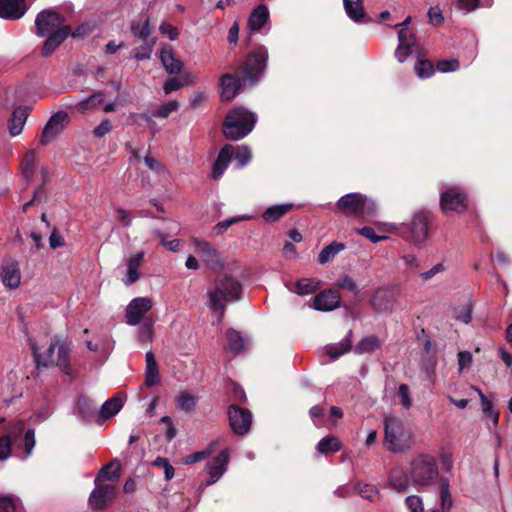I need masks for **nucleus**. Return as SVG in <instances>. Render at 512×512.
Here are the masks:
<instances>
[{"instance_id":"f257e3e1","label":"nucleus","mask_w":512,"mask_h":512,"mask_svg":"<svg viewBox=\"0 0 512 512\" xmlns=\"http://www.w3.org/2000/svg\"><path fill=\"white\" fill-rule=\"evenodd\" d=\"M384 432V446L389 451L403 453L411 448L413 433L402 419L395 416H386Z\"/></svg>"},{"instance_id":"f03ea898","label":"nucleus","mask_w":512,"mask_h":512,"mask_svg":"<svg viewBox=\"0 0 512 512\" xmlns=\"http://www.w3.org/2000/svg\"><path fill=\"white\" fill-rule=\"evenodd\" d=\"M256 115L243 108L238 107L231 110L223 123V134L226 138L237 141L246 137L254 128Z\"/></svg>"},{"instance_id":"7ed1b4c3","label":"nucleus","mask_w":512,"mask_h":512,"mask_svg":"<svg viewBox=\"0 0 512 512\" xmlns=\"http://www.w3.org/2000/svg\"><path fill=\"white\" fill-rule=\"evenodd\" d=\"M439 476L437 460L429 453L416 455L410 463L409 479L415 486H431Z\"/></svg>"},{"instance_id":"20e7f679","label":"nucleus","mask_w":512,"mask_h":512,"mask_svg":"<svg viewBox=\"0 0 512 512\" xmlns=\"http://www.w3.org/2000/svg\"><path fill=\"white\" fill-rule=\"evenodd\" d=\"M32 351L38 366L48 367L55 365L66 374H71V368L69 365L70 349L63 340L59 338L53 339L44 354L39 352V349L35 344L32 345Z\"/></svg>"},{"instance_id":"39448f33","label":"nucleus","mask_w":512,"mask_h":512,"mask_svg":"<svg viewBox=\"0 0 512 512\" xmlns=\"http://www.w3.org/2000/svg\"><path fill=\"white\" fill-rule=\"evenodd\" d=\"M241 292L242 286L237 280L228 276L217 280L215 288L208 292L211 310L222 313L225 303L239 300Z\"/></svg>"},{"instance_id":"423d86ee","label":"nucleus","mask_w":512,"mask_h":512,"mask_svg":"<svg viewBox=\"0 0 512 512\" xmlns=\"http://www.w3.org/2000/svg\"><path fill=\"white\" fill-rule=\"evenodd\" d=\"M337 207L347 215L375 216L377 205L361 193H348L337 201Z\"/></svg>"},{"instance_id":"0eeeda50","label":"nucleus","mask_w":512,"mask_h":512,"mask_svg":"<svg viewBox=\"0 0 512 512\" xmlns=\"http://www.w3.org/2000/svg\"><path fill=\"white\" fill-rule=\"evenodd\" d=\"M268 50L265 46L257 47L241 65L244 81L256 82L266 69Z\"/></svg>"},{"instance_id":"6e6552de","label":"nucleus","mask_w":512,"mask_h":512,"mask_svg":"<svg viewBox=\"0 0 512 512\" xmlns=\"http://www.w3.org/2000/svg\"><path fill=\"white\" fill-rule=\"evenodd\" d=\"M191 242L194 252L198 254L202 261L213 271H221L225 264L220 253L212 246L211 243L197 237H192Z\"/></svg>"},{"instance_id":"1a4fd4ad","label":"nucleus","mask_w":512,"mask_h":512,"mask_svg":"<svg viewBox=\"0 0 512 512\" xmlns=\"http://www.w3.org/2000/svg\"><path fill=\"white\" fill-rule=\"evenodd\" d=\"M37 35L45 37L52 35L63 28H70L64 25V18L53 10H44L40 12L35 20Z\"/></svg>"},{"instance_id":"9d476101","label":"nucleus","mask_w":512,"mask_h":512,"mask_svg":"<svg viewBox=\"0 0 512 512\" xmlns=\"http://www.w3.org/2000/svg\"><path fill=\"white\" fill-rule=\"evenodd\" d=\"M440 206L446 213H463L468 206L467 195L461 188L451 187L441 193Z\"/></svg>"},{"instance_id":"9b49d317","label":"nucleus","mask_w":512,"mask_h":512,"mask_svg":"<svg viewBox=\"0 0 512 512\" xmlns=\"http://www.w3.org/2000/svg\"><path fill=\"white\" fill-rule=\"evenodd\" d=\"M69 123V115L65 111L54 113L46 123L40 142L42 145L50 143L57 135H59Z\"/></svg>"},{"instance_id":"f8f14e48","label":"nucleus","mask_w":512,"mask_h":512,"mask_svg":"<svg viewBox=\"0 0 512 512\" xmlns=\"http://www.w3.org/2000/svg\"><path fill=\"white\" fill-rule=\"evenodd\" d=\"M115 495L116 490L113 485L95 480V488L90 494L89 505L93 509H103L114 500Z\"/></svg>"},{"instance_id":"ddd939ff","label":"nucleus","mask_w":512,"mask_h":512,"mask_svg":"<svg viewBox=\"0 0 512 512\" xmlns=\"http://www.w3.org/2000/svg\"><path fill=\"white\" fill-rule=\"evenodd\" d=\"M153 302L149 297H137L130 301L126 308V322L135 326L141 322L144 315L151 310Z\"/></svg>"},{"instance_id":"4468645a","label":"nucleus","mask_w":512,"mask_h":512,"mask_svg":"<svg viewBox=\"0 0 512 512\" xmlns=\"http://www.w3.org/2000/svg\"><path fill=\"white\" fill-rule=\"evenodd\" d=\"M396 296L397 292L394 288H378L372 295L371 306L377 312L391 313Z\"/></svg>"},{"instance_id":"2eb2a0df","label":"nucleus","mask_w":512,"mask_h":512,"mask_svg":"<svg viewBox=\"0 0 512 512\" xmlns=\"http://www.w3.org/2000/svg\"><path fill=\"white\" fill-rule=\"evenodd\" d=\"M229 461L228 450H223L218 456H216L208 465L207 473L210 477L209 481L200 484L199 489L203 490L205 487L217 482L222 475L226 472Z\"/></svg>"},{"instance_id":"dca6fc26","label":"nucleus","mask_w":512,"mask_h":512,"mask_svg":"<svg viewBox=\"0 0 512 512\" xmlns=\"http://www.w3.org/2000/svg\"><path fill=\"white\" fill-rule=\"evenodd\" d=\"M228 415L230 426L236 434L242 435L249 431L252 416L248 410L232 405L229 408Z\"/></svg>"},{"instance_id":"f3484780","label":"nucleus","mask_w":512,"mask_h":512,"mask_svg":"<svg viewBox=\"0 0 512 512\" xmlns=\"http://www.w3.org/2000/svg\"><path fill=\"white\" fill-rule=\"evenodd\" d=\"M0 278L5 287L17 288L21 282L19 263L12 258L4 259L0 268Z\"/></svg>"},{"instance_id":"a211bd4d","label":"nucleus","mask_w":512,"mask_h":512,"mask_svg":"<svg viewBox=\"0 0 512 512\" xmlns=\"http://www.w3.org/2000/svg\"><path fill=\"white\" fill-rule=\"evenodd\" d=\"M145 253L143 251L135 252L126 256L123 259L124 265L126 267V272L124 277L122 278V282L126 286H130L137 282L140 279L139 268L144 261Z\"/></svg>"},{"instance_id":"6ab92c4d","label":"nucleus","mask_w":512,"mask_h":512,"mask_svg":"<svg viewBox=\"0 0 512 512\" xmlns=\"http://www.w3.org/2000/svg\"><path fill=\"white\" fill-rule=\"evenodd\" d=\"M340 294L333 289L318 293L313 299V308L319 311H332L340 305Z\"/></svg>"},{"instance_id":"aec40b11","label":"nucleus","mask_w":512,"mask_h":512,"mask_svg":"<svg viewBox=\"0 0 512 512\" xmlns=\"http://www.w3.org/2000/svg\"><path fill=\"white\" fill-rule=\"evenodd\" d=\"M27 11L25 0H0V17L7 20H17Z\"/></svg>"},{"instance_id":"412c9836","label":"nucleus","mask_w":512,"mask_h":512,"mask_svg":"<svg viewBox=\"0 0 512 512\" xmlns=\"http://www.w3.org/2000/svg\"><path fill=\"white\" fill-rule=\"evenodd\" d=\"M233 153L234 147L232 145L227 144L222 147L213 165L212 177L214 179H218L223 175L231 161Z\"/></svg>"},{"instance_id":"4be33fe9","label":"nucleus","mask_w":512,"mask_h":512,"mask_svg":"<svg viewBox=\"0 0 512 512\" xmlns=\"http://www.w3.org/2000/svg\"><path fill=\"white\" fill-rule=\"evenodd\" d=\"M28 118L27 107H17L13 112L8 122V129L11 136L15 137L21 134L24 125Z\"/></svg>"},{"instance_id":"5701e85b","label":"nucleus","mask_w":512,"mask_h":512,"mask_svg":"<svg viewBox=\"0 0 512 512\" xmlns=\"http://www.w3.org/2000/svg\"><path fill=\"white\" fill-rule=\"evenodd\" d=\"M160 60L169 74H178L182 70V62L177 59L170 46H164L160 52Z\"/></svg>"},{"instance_id":"b1692460","label":"nucleus","mask_w":512,"mask_h":512,"mask_svg":"<svg viewBox=\"0 0 512 512\" xmlns=\"http://www.w3.org/2000/svg\"><path fill=\"white\" fill-rule=\"evenodd\" d=\"M70 33L71 28H63L52 35H46L47 39L42 47V55L45 57L51 55Z\"/></svg>"},{"instance_id":"393cba45","label":"nucleus","mask_w":512,"mask_h":512,"mask_svg":"<svg viewBox=\"0 0 512 512\" xmlns=\"http://www.w3.org/2000/svg\"><path fill=\"white\" fill-rule=\"evenodd\" d=\"M411 234L415 242H422L428 234L427 218L423 213L416 214L411 221Z\"/></svg>"},{"instance_id":"a878e982","label":"nucleus","mask_w":512,"mask_h":512,"mask_svg":"<svg viewBox=\"0 0 512 512\" xmlns=\"http://www.w3.org/2000/svg\"><path fill=\"white\" fill-rule=\"evenodd\" d=\"M221 86L222 99L225 101H229L238 93V90L240 88V79L231 74H224L221 77Z\"/></svg>"},{"instance_id":"bb28decb","label":"nucleus","mask_w":512,"mask_h":512,"mask_svg":"<svg viewBox=\"0 0 512 512\" xmlns=\"http://www.w3.org/2000/svg\"><path fill=\"white\" fill-rule=\"evenodd\" d=\"M121 476V464L117 459L101 468L95 480L105 483L106 481H117Z\"/></svg>"},{"instance_id":"cd10ccee","label":"nucleus","mask_w":512,"mask_h":512,"mask_svg":"<svg viewBox=\"0 0 512 512\" xmlns=\"http://www.w3.org/2000/svg\"><path fill=\"white\" fill-rule=\"evenodd\" d=\"M269 18V10L265 5H259L251 13L248 25L251 30L259 31Z\"/></svg>"},{"instance_id":"c85d7f7f","label":"nucleus","mask_w":512,"mask_h":512,"mask_svg":"<svg viewBox=\"0 0 512 512\" xmlns=\"http://www.w3.org/2000/svg\"><path fill=\"white\" fill-rule=\"evenodd\" d=\"M439 498L442 512H449L453 506V500L450 491V481L446 477L439 480Z\"/></svg>"},{"instance_id":"c756f323","label":"nucleus","mask_w":512,"mask_h":512,"mask_svg":"<svg viewBox=\"0 0 512 512\" xmlns=\"http://www.w3.org/2000/svg\"><path fill=\"white\" fill-rule=\"evenodd\" d=\"M390 485L398 492L404 491L411 483L409 473L402 468H394L389 476Z\"/></svg>"},{"instance_id":"7c9ffc66","label":"nucleus","mask_w":512,"mask_h":512,"mask_svg":"<svg viewBox=\"0 0 512 512\" xmlns=\"http://www.w3.org/2000/svg\"><path fill=\"white\" fill-rule=\"evenodd\" d=\"M321 285V281L316 278H301L299 279L294 289L291 291L299 295H308L315 292Z\"/></svg>"},{"instance_id":"2f4dec72","label":"nucleus","mask_w":512,"mask_h":512,"mask_svg":"<svg viewBox=\"0 0 512 512\" xmlns=\"http://www.w3.org/2000/svg\"><path fill=\"white\" fill-rule=\"evenodd\" d=\"M123 401L121 398L114 397L107 400L100 409L99 418L102 420L115 416L122 408Z\"/></svg>"},{"instance_id":"473e14b6","label":"nucleus","mask_w":512,"mask_h":512,"mask_svg":"<svg viewBox=\"0 0 512 512\" xmlns=\"http://www.w3.org/2000/svg\"><path fill=\"white\" fill-rule=\"evenodd\" d=\"M345 249V245L340 242L333 241L329 245L325 246L318 255V262L320 264H326L332 261L335 256Z\"/></svg>"},{"instance_id":"72a5a7b5","label":"nucleus","mask_w":512,"mask_h":512,"mask_svg":"<svg viewBox=\"0 0 512 512\" xmlns=\"http://www.w3.org/2000/svg\"><path fill=\"white\" fill-rule=\"evenodd\" d=\"M344 8L349 16L355 22H359L364 17L362 0H343Z\"/></svg>"},{"instance_id":"f704fd0d","label":"nucleus","mask_w":512,"mask_h":512,"mask_svg":"<svg viewBox=\"0 0 512 512\" xmlns=\"http://www.w3.org/2000/svg\"><path fill=\"white\" fill-rule=\"evenodd\" d=\"M292 208V204H279L268 207L263 213L266 222H274L285 215Z\"/></svg>"},{"instance_id":"c9c22d12","label":"nucleus","mask_w":512,"mask_h":512,"mask_svg":"<svg viewBox=\"0 0 512 512\" xmlns=\"http://www.w3.org/2000/svg\"><path fill=\"white\" fill-rule=\"evenodd\" d=\"M34 166H35V152L33 150H29L23 156L21 161V174L27 180L31 181L34 175Z\"/></svg>"},{"instance_id":"e433bc0d","label":"nucleus","mask_w":512,"mask_h":512,"mask_svg":"<svg viewBox=\"0 0 512 512\" xmlns=\"http://www.w3.org/2000/svg\"><path fill=\"white\" fill-rule=\"evenodd\" d=\"M104 102V94L97 92L92 94L90 97L78 102L76 104V110L80 113H84L89 109H94Z\"/></svg>"},{"instance_id":"4c0bfd02","label":"nucleus","mask_w":512,"mask_h":512,"mask_svg":"<svg viewBox=\"0 0 512 512\" xmlns=\"http://www.w3.org/2000/svg\"><path fill=\"white\" fill-rule=\"evenodd\" d=\"M131 33L142 41L149 40L151 33L149 18H146L144 22L133 21L131 23Z\"/></svg>"},{"instance_id":"58836bf2","label":"nucleus","mask_w":512,"mask_h":512,"mask_svg":"<svg viewBox=\"0 0 512 512\" xmlns=\"http://www.w3.org/2000/svg\"><path fill=\"white\" fill-rule=\"evenodd\" d=\"M196 401L197 397L188 391L181 392L176 398L177 407L185 412L192 411L195 407Z\"/></svg>"},{"instance_id":"ea45409f","label":"nucleus","mask_w":512,"mask_h":512,"mask_svg":"<svg viewBox=\"0 0 512 512\" xmlns=\"http://www.w3.org/2000/svg\"><path fill=\"white\" fill-rule=\"evenodd\" d=\"M380 346V341L375 336H368L363 338L355 347L354 351L357 354L371 353Z\"/></svg>"},{"instance_id":"a19ab883","label":"nucleus","mask_w":512,"mask_h":512,"mask_svg":"<svg viewBox=\"0 0 512 512\" xmlns=\"http://www.w3.org/2000/svg\"><path fill=\"white\" fill-rule=\"evenodd\" d=\"M350 347H351L350 339L345 338L339 343L327 345L326 352L332 359H337L341 355L348 352L350 350Z\"/></svg>"},{"instance_id":"79ce46f5","label":"nucleus","mask_w":512,"mask_h":512,"mask_svg":"<svg viewBox=\"0 0 512 512\" xmlns=\"http://www.w3.org/2000/svg\"><path fill=\"white\" fill-rule=\"evenodd\" d=\"M340 449V441L337 437L327 436L321 439L317 445V450L322 453H332Z\"/></svg>"},{"instance_id":"37998d69","label":"nucleus","mask_w":512,"mask_h":512,"mask_svg":"<svg viewBox=\"0 0 512 512\" xmlns=\"http://www.w3.org/2000/svg\"><path fill=\"white\" fill-rule=\"evenodd\" d=\"M228 347L235 353H239L244 348V339L239 332L229 329L226 333Z\"/></svg>"},{"instance_id":"c03bdc74","label":"nucleus","mask_w":512,"mask_h":512,"mask_svg":"<svg viewBox=\"0 0 512 512\" xmlns=\"http://www.w3.org/2000/svg\"><path fill=\"white\" fill-rule=\"evenodd\" d=\"M233 155L235 157L238 167L240 168L246 166L251 161L252 158L251 150L246 145H241L234 148Z\"/></svg>"},{"instance_id":"a18cd8bd","label":"nucleus","mask_w":512,"mask_h":512,"mask_svg":"<svg viewBox=\"0 0 512 512\" xmlns=\"http://www.w3.org/2000/svg\"><path fill=\"white\" fill-rule=\"evenodd\" d=\"M143 42L144 43L140 47L136 48L132 53V56L137 60H145L151 57L155 40L150 39Z\"/></svg>"},{"instance_id":"49530a36","label":"nucleus","mask_w":512,"mask_h":512,"mask_svg":"<svg viewBox=\"0 0 512 512\" xmlns=\"http://www.w3.org/2000/svg\"><path fill=\"white\" fill-rule=\"evenodd\" d=\"M476 390L481 399L482 411L492 420L493 424L496 425L498 423L499 413L494 410L491 401H489L480 390Z\"/></svg>"},{"instance_id":"de8ad7c7","label":"nucleus","mask_w":512,"mask_h":512,"mask_svg":"<svg viewBox=\"0 0 512 512\" xmlns=\"http://www.w3.org/2000/svg\"><path fill=\"white\" fill-rule=\"evenodd\" d=\"M249 219H250V217L247 216V215L238 216V217H231V218L225 219L223 221L218 222L213 227V232L216 235H221L222 233H224V231H226L233 224H236V223H238L240 221L249 220Z\"/></svg>"},{"instance_id":"09e8293b","label":"nucleus","mask_w":512,"mask_h":512,"mask_svg":"<svg viewBox=\"0 0 512 512\" xmlns=\"http://www.w3.org/2000/svg\"><path fill=\"white\" fill-rule=\"evenodd\" d=\"M356 490L360 496L370 501H376L379 498V491L373 485L358 483Z\"/></svg>"},{"instance_id":"8fccbe9b","label":"nucleus","mask_w":512,"mask_h":512,"mask_svg":"<svg viewBox=\"0 0 512 512\" xmlns=\"http://www.w3.org/2000/svg\"><path fill=\"white\" fill-rule=\"evenodd\" d=\"M179 106V102L176 100L168 101L167 103L160 105L154 112L153 116L159 118H167L170 114L178 111Z\"/></svg>"},{"instance_id":"3c124183","label":"nucleus","mask_w":512,"mask_h":512,"mask_svg":"<svg viewBox=\"0 0 512 512\" xmlns=\"http://www.w3.org/2000/svg\"><path fill=\"white\" fill-rule=\"evenodd\" d=\"M24 431V421L16 420L14 421L8 428L7 434L5 437H9L11 439V443H17L18 439L22 435Z\"/></svg>"},{"instance_id":"603ef678","label":"nucleus","mask_w":512,"mask_h":512,"mask_svg":"<svg viewBox=\"0 0 512 512\" xmlns=\"http://www.w3.org/2000/svg\"><path fill=\"white\" fill-rule=\"evenodd\" d=\"M415 72L419 78H428L434 73L433 64L428 60H420L415 65Z\"/></svg>"},{"instance_id":"864d4df0","label":"nucleus","mask_w":512,"mask_h":512,"mask_svg":"<svg viewBox=\"0 0 512 512\" xmlns=\"http://www.w3.org/2000/svg\"><path fill=\"white\" fill-rule=\"evenodd\" d=\"M460 68V64L456 59H444L437 63V70L442 73L454 72Z\"/></svg>"},{"instance_id":"5fc2aeb1","label":"nucleus","mask_w":512,"mask_h":512,"mask_svg":"<svg viewBox=\"0 0 512 512\" xmlns=\"http://www.w3.org/2000/svg\"><path fill=\"white\" fill-rule=\"evenodd\" d=\"M154 466L163 469L166 480H171L174 476V468L166 458L158 457L153 462Z\"/></svg>"},{"instance_id":"6e6d98bb","label":"nucleus","mask_w":512,"mask_h":512,"mask_svg":"<svg viewBox=\"0 0 512 512\" xmlns=\"http://www.w3.org/2000/svg\"><path fill=\"white\" fill-rule=\"evenodd\" d=\"M405 503L410 512H424L423 501L420 496H408Z\"/></svg>"},{"instance_id":"4d7b16f0","label":"nucleus","mask_w":512,"mask_h":512,"mask_svg":"<svg viewBox=\"0 0 512 512\" xmlns=\"http://www.w3.org/2000/svg\"><path fill=\"white\" fill-rule=\"evenodd\" d=\"M399 46L413 47L415 37L408 29H401L398 33Z\"/></svg>"},{"instance_id":"13d9d810","label":"nucleus","mask_w":512,"mask_h":512,"mask_svg":"<svg viewBox=\"0 0 512 512\" xmlns=\"http://www.w3.org/2000/svg\"><path fill=\"white\" fill-rule=\"evenodd\" d=\"M145 382L149 387H152L159 382V371L157 365L146 367Z\"/></svg>"},{"instance_id":"bf43d9fd","label":"nucleus","mask_w":512,"mask_h":512,"mask_svg":"<svg viewBox=\"0 0 512 512\" xmlns=\"http://www.w3.org/2000/svg\"><path fill=\"white\" fill-rule=\"evenodd\" d=\"M337 287L351 292L358 291V286L356 282L348 275H343L338 279Z\"/></svg>"},{"instance_id":"052dcab7","label":"nucleus","mask_w":512,"mask_h":512,"mask_svg":"<svg viewBox=\"0 0 512 512\" xmlns=\"http://www.w3.org/2000/svg\"><path fill=\"white\" fill-rule=\"evenodd\" d=\"M398 397L400 398V402L402 406L406 409L410 408L412 405V400L410 397V390L408 385L401 384L398 388Z\"/></svg>"},{"instance_id":"680f3d73","label":"nucleus","mask_w":512,"mask_h":512,"mask_svg":"<svg viewBox=\"0 0 512 512\" xmlns=\"http://www.w3.org/2000/svg\"><path fill=\"white\" fill-rule=\"evenodd\" d=\"M86 345L90 351L99 352L104 358H106L111 351V347L103 343L102 341L96 343H93L92 341H87Z\"/></svg>"},{"instance_id":"e2e57ef3","label":"nucleus","mask_w":512,"mask_h":512,"mask_svg":"<svg viewBox=\"0 0 512 512\" xmlns=\"http://www.w3.org/2000/svg\"><path fill=\"white\" fill-rule=\"evenodd\" d=\"M429 23L434 26H439L444 22V17L441 9L438 6L431 7L428 11Z\"/></svg>"},{"instance_id":"0e129e2a","label":"nucleus","mask_w":512,"mask_h":512,"mask_svg":"<svg viewBox=\"0 0 512 512\" xmlns=\"http://www.w3.org/2000/svg\"><path fill=\"white\" fill-rule=\"evenodd\" d=\"M144 163L146 164V166L153 172L155 173H158V174H167V171L165 170V168L162 166V164L154 159L153 157L149 156V155H146L144 157Z\"/></svg>"},{"instance_id":"69168bd1","label":"nucleus","mask_w":512,"mask_h":512,"mask_svg":"<svg viewBox=\"0 0 512 512\" xmlns=\"http://www.w3.org/2000/svg\"><path fill=\"white\" fill-rule=\"evenodd\" d=\"M356 232L363 237L369 239L372 243H378L379 241L386 239V236H378L371 227H363L356 230Z\"/></svg>"},{"instance_id":"338daca9","label":"nucleus","mask_w":512,"mask_h":512,"mask_svg":"<svg viewBox=\"0 0 512 512\" xmlns=\"http://www.w3.org/2000/svg\"><path fill=\"white\" fill-rule=\"evenodd\" d=\"M11 439L9 437H0V461H4L9 458L11 453Z\"/></svg>"},{"instance_id":"774afa93","label":"nucleus","mask_w":512,"mask_h":512,"mask_svg":"<svg viewBox=\"0 0 512 512\" xmlns=\"http://www.w3.org/2000/svg\"><path fill=\"white\" fill-rule=\"evenodd\" d=\"M15 501L10 496L0 495V512H15Z\"/></svg>"}]
</instances>
